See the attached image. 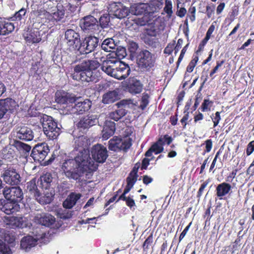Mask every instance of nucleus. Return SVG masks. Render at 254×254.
<instances>
[{"mask_svg": "<svg viewBox=\"0 0 254 254\" xmlns=\"http://www.w3.org/2000/svg\"><path fill=\"white\" fill-rule=\"evenodd\" d=\"M0 101L2 105L3 108L5 110V113L7 112L10 113H12L16 110L17 108L18 107V104L14 100L7 98L3 100H0Z\"/></svg>", "mask_w": 254, "mask_h": 254, "instance_id": "cd10ccee", "label": "nucleus"}, {"mask_svg": "<svg viewBox=\"0 0 254 254\" xmlns=\"http://www.w3.org/2000/svg\"><path fill=\"white\" fill-rule=\"evenodd\" d=\"M150 147L155 154L162 152L164 150V148L162 139H158Z\"/></svg>", "mask_w": 254, "mask_h": 254, "instance_id": "c03bdc74", "label": "nucleus"}, {"mask_svg": "<svg viewBox=\"0 0 254 254\" xmlns=\"http://www.w3.org/2000/svg\"><path fill=\"white\" fill-rule=\"evenodd\" d=\"M97 168L98 165L94 161L88 162L76 155L74 159L65 160L62 166L65 175L75 180L79 179L84 173H92Z\"/></svg>", "mask_w": 254, "mask_h": 254, "instance_id": "f257e3e1", "label": "nucleus"}, {"mask_svg": "<svg viewBox=\"0 0 254 254\" xmlns=\"http://www.w3.org/2000/svg\"><path fill=\"white\" fill-rule=\"evenodd\" d=\"M16 137L24 141H31L34 138V133L30 127L23 126L16 128Z\"/></svg>", "mask_w": 254, "mask_h": 254, "instance_id": "aec40b11", "label": "nucleus"}, {"mask_svg": "<svg viewBox=\"0 0 254 254\" xmlns=\"http://www.w3.org/2000/svg\"><path fill=\"white\" fill-rule=\"evenodd\" d=\"M142 89L143 84L139 80L135 78H133L130 80L127 85L128 91L132 94L140 93L142 91Z\"/></svg>", "mask_w": 254, "mask_h": 254, "instance_id": "bb28decb", "label": "nucleus"}, {"mask_svg": "<svg viewBox=\"0 0 254 254\" xmlns=\"http://www.w3.org/2000/svg\"><path fill=\"white\" fill-rule=\"evenodd\" d=\"M176 45V41L173 40L172 43H170L168 44L167 47L164 50V53L168 55H170L172 53L174 50V46Z\"/></svg>", "mask_w": 254, "mask_h": 254, "instance_id": "bf43d9fd", "label": "nucleus"}, {"mask_svg": "<svg viewBox=\"0 0 254 254\" xmlns=\"http://www.w3.org/2000/svg\"><path fill=\"white\" fill-rule=\"evenodd\" d=\"M138 67L143 71L153 70L156 64V58L146 49L141 50L137 57Z\"/></svg>", "mask_w": 254, "mask_h": 254, "instance_id": "7ed1b4c3", "label": "nucleus"}, {"mask_svg": "<svg viewBox=\"0 0 254 254\" xmlns=\"http://www.w3.org/2000/svg\"><path fill=\"white\" fill-rule=\"evenodd\" d=\"M198 58L197 56H195L189 63L187 67V71L189 72H191L195 67Z\"/></svg>", "mask_w": 254, "mask_h": 254, "instance_id": "4d7b16f0", "label": "nucleus"}, {"mask_svg": "<svg viewBox=\"0 0 254 254\" xmlns=\"http://www.w3.org/2000/svg\"><path fill=\"white\" fill-rule=\"evenodd\" d=\"M48 5L47 9L51 12L48 11V20L52 22H57L63 19L66 13L65 9L61 0L57 3L56 6H53V3L50 1Z\"/></svg>", "mask_w": 254, "mask_h": 254, "instance_id": "0eeeda50", "label": "nucleus"}, {"mask_svg": "<svg viewBox=\"0 0 254 254\" xmlns=\"http://www.w3.org/2000/svg\"><path fill=\"white\" fill-rule=\"evenodd\" d=\"M50 151L49 147L46 143L36 145L32 150L31 156L35 162L44 161Z\"/></svg>", "mask_w": 254, "mask_h": 254, "instance_id": "9b49d317", "label": "nucleus"}, {"mask_svg": "<svg viewBox=\"0 0 254 254\" xmlns=\"http://www.w3.org/2000/svg\"><path fill=\"white\" fill-rule=\"evenodd\" d=\"M138 48V44L134 42H131L129 44L128 50L131 53H134Z\"/></svg>", "mask_w": 254, "mask_h": 254, "instance_id": "e2e57ef3", "label": "nucleus"}, {"mask_svg": "<svg viewBox=\"0 0 254 254\" xmlns=\"http://www.w3.org/2000/svg\"><path fill=\"white\" fill-rule=\"evenodd\" d=\"M80 99V97H77L72 93L63 90H57L55 95V101L59 104H73Z\"/></svg>", "mask_w": 254, "mask_h": 254, "instance_id": "9d476101", "label": "nucleus"}, {"mask_svg": "<svg viewBox=\"0 0 254 254\" xmlns=\"http://www.w3.org/2000/svg\"><path fill=\"white\" fill-rule=\"evenodd\" d=\"M6 167L3 168V173L1 174V177L4 182L11 186L18 185L21 181L20 175L16 172L15 169L13 167Z\"/></svg>", "mask_w": 254, "mask_h": 254, "instance_id": "1a4fd4ad", "label": "nucleus"}, {"mask_svg": "<svg viewBox=\"0 0 254 254\" xmlns=\"http://www.w3.org/2000/svg\"><path fill=\"white\" fill-rule=\"evenodd\" d=\"M115 78L119 80L125 79L130 74V68L129 65L121 61L117 60L114 71Z\"/></svg>", "mask_w": 254, "mask_h": 254, "instance_id": "dca6fc26", "label": "nucleus"}, {"mask_svg": "<svg viewBox=\"0 0 254 254\" xmlns=\"http://www.w3.org/2000/svg\"><path fill=\"white\" fill-rule=\"evenodd\" d=\"M101 47L104 51L109 52L116 49V44L112 38H107L103 41Z\"/></svg>", "mask_w": 254, "mask_h": 254, "instance_id": "e433bc0d", "label": "nucleus"}, {"mask_svg": "<svg viewBox=\"0 0 254 254\" xmlns=\"http://www.w3.org/2000/svg\"><path fill=\"white\" fill-rule=\"evenodd\" d=\"M231 189L230 184L223 183L218 185L216 188L217 194L219 197L223 196L229 193Z\"/></svg>", "mask_w": 254, "mask_h": 254, "instance_id": "c9c22d12", "label": "nucleus"}, {"mask_svg": "<svg viewBox=\"0 0 254 254\" xmlns=\"http://www.w3.org/2000/svg\"><path fill=\"white\" fill-rule=\"evenodd\" d=\"M14 146L19 152L23 153H29L31 149L29 145L18 140L14 141Z\"/></svg>", "mask_w": 254, "mask_h": 254, "instance_id": "58836bf2", "label": "nucleus"}, {"mask_svg": "<svg viewBox=\"0 0 254 254\" xmlns=\"http://www.w3.org/2000/svg\"><path fill=\"white\" fill-rule=\"evenodd\" d=\"M23 37L26 42L29 43H38L41 40L40 31L37 25H32L23 34Z\"/></svg>", "mask_w": 254, "mask_h": 254, "instance_id": "f3484780", "label": "nucleus"}, {"mask_svg": "<svg viewBox=\"0 0 254 254\" xmlns=\"http://www.w3.org/2000/svg\"><path fill=\"white\" fill-rule=\"evenodd\" d=\"M127 114L126 110L121 108L112 112L109 114V117L115 121H118Z\"/></svg>", "mask_w": 254, "mask_h": 254, "instance_id": "4c0bfd02", "label": "nucleus"}, {"mask_svg": "<svg viewBox=\"0 0 254 254\" xmlns=\"http://www.w3.org/2000/svg\"><path fill=\"white\" fill-rule=\"evenodd\" d=\"M3 194L8 200L18 203L23 198L22 190L19 187H11L7 189H4Z\"/></svg>", "mask_w": 254, "mask_h": 254, "instance_id": "ddd939ff", "label": "nucleus"}, {"mask_svg": "<svg viewBox=\"0 0 254 254\" xmlns=\"http://www.w3.org/2000/svg\"><path fill=\"white\" fill-rule=\"evenodd\" d=\"M254 150V140L250 142L247 146V155H251Z\"/></svg>", "mask_w": 254, "mask_h": 254, "instance_id": "338daca9", "label": "nucleus"}, {"mask_svg": "<svg viewBox=\"0 0 254 254\" xmlns=\"http://www.w3.org/2000/svg\"><path fill=\"white\" fill-rule=\"evenodd\" d=\"M12 23L6 21L0 18V35H5L12 32L14 29Z\"/></svg>", "mask_w": 254, "mask_h": 254, "instance_id": "473e14b6", "label": "nucleus"}, {"mask_svg": "<svg viewBox=\"0 0 254 254\" xmlns=\"http://www.w3.org/2000/svg\"><path fill=\"white\" fill-rule=\"evenodd\" d=\"M172 2L171 0H165V7H164L163 11L167 14V16L168 18H170L173 13L172 10Z\"/></svg>", "mask_w": 254, "mask_h": 254, "instance_id": "a18cd8bd", "label": "nucleus"}, {"mask_svg": "<svg viewBox=\"0 0 254 254\" xmlns=\"http://www.w3.org/2000/svg\"><path fill=\"white\" fill-rule=\"evenodd\" d=\"M4 219L6 224L11 228H23V219L21 217L6 216L4 217Z\"/></svg>", "mask_w": 254, "mask_h": 254, "instance_id": "c756f323", "label": "nucleus"}, {"mask_svg": "<svg viewBox=\"0 0 254 254\" xmlns=\"http://www.w3.org/2000/svg\"><path fill=\"white\" fill-rule=\"evenodd\" d=\"M158 139H162L163 145H164L165 144L170 145L173 141L172 137L169 136L168 134L161 135Z\"/></svg>", "mask_w": 254, "mask_h": 254, "instance_id": "052dcab7", "label": "nucleus"}, {"mask_svg": "<svg viewBox=\"0 0 254 254\" xmlns=\"http://www.w3.org/2000/svg\"><path fill=\"white\" fill-rule=\"evenodd\" d=\"M98 21L92 15H87L80 20V27L83 30L95 29L98 26Z\"/></svg>", "mask_w": 254, "mask_h": 254, "instance_id": "412c9836", "label": "nucleus"}, {"mask_svg": "<svg viewBox=\"0 0 254 254\" xmlns=\"http://www.w3.org/2000/svg\"><path fill=\"white\" fill-rule=\"evenodd\" d=\"M109 10L111 13L119 19H123L127 17L130 12L129 9L123 6L120 2L110 4Z\"/></svg>", "mask_w": 254, "mask_h": 254, "instance_id": "a211bd4d", "label": "nucleus"}, {"mask_svg": "<svg viewBox=\"0 0 254 254\" xmlns=\"http://www.w3.org/2000/svg\"><path fill=\"white\" fill-rule=\"evenodd\" d=\"M138 177V175H135L129 173L126 179L127 183L134 186L137 180Z\"/></svg>", "mask_w": 254, "mask_h": 254, "instance_id": "5fc2aeb1", "label": "nucleus"}, {"mask_svg": "<svg viewBox=\"0 0 254 254\" xmlns=\"http://www.w3.org/2000/svg\"><path fill=\"white\" fill-rule=\"evenodd\" d=\"M0 254H12L9 246L0 239Z\"/></svg>", "mask_w": 254, "mask_h": 254, "instance_id": "de8ad7c7", "label": "nucleus"}, {"mask_svg": "<svg viewBox=\"0 0 254 254\" xmlns=\"http://www.w3.org/2000/svg\"><path fill=\"white\" fill-rule=\"evenodd\" d=\"M81 196V194L79 193L71 192L64 201L63 204V207L66 209L72 208Z\"/></svg>", "mask_w": 254, "mask_h": 254, "instance_id": "c85d7f7f", "label": "nucleus"}, {"mask_svg": "<svg viewBox=\"0 0 254 254\" xmlns=\"http://www.w3.org/2000/svg\"><path fill=\"white\" fill-rule=\"evenodd\" d=\"M120 99L118 92L115 90L109 91L103 96L102 102L104 104H110Z\"/></svg>", "mask_w": 254, "mask_h": 254, "instance_id": "f704fd0d", "label": "nucleus"}, {"mask_svg": "<svg viewBox=\"0 0 254 254\" xmlns=\"http://www.w3.org/2000/svg\"><path fill=\"white\" fill-rule=\"evenodd\" d=\"M0 209L5 214L9 215L18 211L20 205L18 203L7 199L0 200Z\"/></svg>", "mask_w": 254, "mask_h": 254, "instance_id": "6ab92c4d", "label": "nucleus"}, {"mask_svg": "<svg viewBox=\"0 0 254 254\" xmlns=\"http://www.w3.org/2000/svg\"><path fill=\"white\" fill-rule=\"evenodd\" d=\"M79 99L75 102V104L72 107V113L77 114H82L84 112L88 111L91 108L92 103L89 99H85L83 101Z\"/></svg>", "mask_w": 254, "mask_h": 254, "instance_id": "4be33fe9", "label": "nucleus"}, {"mask_svg": "<svg viewBox=\"0 0 254 254\" xmlns=\"http://www.w3.org/2000/svg\"><path fill=\"white\" fill-rule=\"evenodd\" d=\"M149 96L147 93H144L142 94L140 104L139 105V108L141 110H144L149 104Z\"/></svg>", "mask_w": 254, "mask_h": 254, "instance_id": "8fccbe9b", "label": "nucleus"}, {"mask_svg": "<svg viewBox=\"0 0 254 254\" xmlns=\"http://www.w3.org/2000/svg\"><path fill=\"white\" fill-rule=\"evenodd\" d=\"M143 41L152 48H156L159 45V41L157 37H143Z\"/></svg>", "mask_w": 254, "mask_h": 254, "instance_id": "37998d69", "label": "nucleus"}, {"mask_svg": "<svg viewBox=\"0 0 254 254\" xmlns=\"http://www.w3.org/2000/svg\"><path fill=\"white\" fill-rule=\"evenodd\" d=\"M65 39L69 48L78 50L81 42L80 35L72 29H68L65 32Z\"/></svg>", "mask_w": 254, "mask_h": 254, "instance_id": "4468645a", "label": "nucleus"}, {"mask_svg": "<svg viewBox=\"0 0 254 254\" xmlns=\"http://www.w3.org/2000/svg\"><path fill=\"white\" fill-rule=\"evenodd\" d=\"M135 15H141L144 13H148V8H147V4L145 3H140L136 4L134 7Z\"/></svg>", "mask_w": 254, "mask_h": 254, "instance_id": "a19ab883", "label": "nucleus"}, {"mask_svg": "<svg viewBox=\"0 0 254 254\" xmlns=\"http://www.w3.org/2000/svg\"><path fill=\"white\" fill-rule=\"evenodd\" d=\"M98 120L95 116H86L82 117L77 124L78 128L82 129H88L90 127L96 125Z\"/></svg>", "mask_w": 254, "mask_h": 254, "instance_id": "5701e85b", "label": "nucleus"}, {"mask_svg": "<svg viewBox=\"0 0 254 254\" xmlns=\"http://www.w3.org/2000/svg\"><path fill=\"white\" fill-rule=\"evenodd\" d=\"M42 127L44 133L49 139H56L60 134L61 129L52 117L46 116L43 118Z\"/></svg>", "mask_w": 254, "mask_h": 254, "instance_id": "39448f33", "label": "nucleus"}, {"mask_svg": "<svg viewBox=\"0 0 254 254\" xmlns=\"http://www.w3.org/2000/svg\"><path fill=\"white\" fill-rule=\"evenodd\" d=\"M99 39L95 36H89L85 37L79 44L77 55H84V57L88 54L93 52L98 46ZM83 57L81 58H83Z\"/></svg>", "mask_w": 254, "mask_h": 254, "instance_id": "423d86ee", "label": "nucleus"}, {"mask_svg": "<svg viewBox=\"0 0 254 254\" xmlns=\"http://www.w3.org/2000/svg\"><path fill=\"white\" fill-rule=\"evenodd\" d=\"M153 242V233H151L150 235L146 239L144 242L142 248L143 251H147L149 249L150 246L152 244Z\"/></svg>", "mask_w": 254, "mask_h": 254, "instance_id": "603ef678", "label": "nucleus"}, {"mask_svg": "<svg viewBox=\"0 0 254 254\" xmlns=\"http://www.w3.org/2000/svg\"><path fill=\"white\" fill-rule=\"evenodd\" d=\"M206 78H205L203 80V82L202 83L201 86H200V87L198 89V94L197 95L196 98L195 99L194 104V105L193 106L194 110H196V109L197 108L198 105L199 104L200 102L201 101L202 98H200V97H198V96L199 93L200 92V91L201 90L202 87L203 86V85L204 84L205 82L206 81Z\"/></svg>", "mask_w": 254, "mask_h": 254, "instance_id": "13d9d810", "label": "nucleus"}, {"mask_svg": "<svg viewBox=\"0 0 254 254\" xmlns=\"http://www.w3.org/2000/svg\"><path fill=\"white\" fill-rule=\"evenodd\" d=\"M48 11L44 8L32 10L30 14L29 19L31 22H33L32 25H36L37 26L41 27L43 22L46 21L43 20L44 19L48 20Z\"/></svg>", "mask_w": 254, "mask_h": 254, "instance_id": "2eb2a0df", "label": "nucleus"}, {"mask_svg": "<svg viewBox=\"0 0 254 254\" xmlns=\"http://www.w3.org/2000/svg\"><path fill=\"white\" fill-rule=\"evenodd\" d=\"M110 22V16L109 14H104L102 15L99 20L100 25L103 28L108 27Z\"/></svg>", "mask_w": 254, "mask_h": 254, "instance_id": "49530a36", "label": "nucleus"}, {"mask_svg": "<svg viewBox=\"0 0 254 254\" xmlns=\"http://www.w3.org/2000/svg\"><path fill=\"white\" fill-rule=\"evenodd\" d=\"M37 241L31 236L24 237L21 240L20 247L26 251L30 249L36 245Z\"/></svg>", "mask_w": 254, "mask_h": 254, "instance_id": "72a5a7b5", "label": "nucleus"}, {"mask_svg": "<svg viewBox=\"0 0 254 254\" xmlns=\"http://www.w3.org/2000/svg\"><path fill=\"white\" fill-rule=\"evenodd\" d=\"M27 9L24 7L21 8L16 12L13 17L15 20L20 21L26 17Z\"/></svg>", "mask_w": 254, "mask_h": 254, "instance_id": "09e8293b", "label": "nucleus"}, {"mask_svg": "<svg viewBox=\"0 0 254 254\" xmlns=\"http://www.w3.org/2000/svg\"><path fill=\"white\" fill-rule=\"evenodd\" d=\"M157 31L154 27H151L150 28L146 29V32L144 34L143 37H156Z\"/></svg>", "mask_w": 254, "mask_h": 254, "instance_id": "864d4df0", "label": "nucleus"}, {"mask_svg": "<svg viewBox=\"0 0 254 254\" xmlns=\"http://www.w3.org/2000/svg\"><path fill=\"white\" fill-rule=\"evenodd\" d=\"M3 239L9 244H14L15 241L14 235L9 231H6L4 233Z\"/></svg>", "mask_w": 254, "mask_h": 254, "instance_id": "3c124183", "label": "nucleus"}, {"mask_svg": "<svg viewBox=\"0 0 254 254\" xmlns=\"http://www.w3.org/2000/svg\"><path fill=\"white\" fill-rule=\"evenodd\" d=\"M149 14H154L159 11L163 5V0H150L147 3Z\"/></svg>", "mask_w": 254, "mask_h": 254, "instance_id": "2f4dec72", "label": "nucleus"}, {"mask_svg": "<svg viewBox=\"0 0 254 254\" xmlns=\"http://www.w3.org/2000/svg\"><path fill=\"white\" fill-rule=\"evenodd\" d=\"M102 55V52L99 51L94 53V57L96 60H100V62L102 63L104 60H107L106 58Z\"/></svg>", "mask_w": 254, "mask_h": 254, "instance_id": "0e129e2a", "label": "nucleus"}, {"mask_svg": "<svg viewBox=\"0 0 254 254\" xmlns=\"http://www.w3.org/2000/svg\"><path fill=\"white\" fill-rule=\"evenodd\" d=\"M126 205L129 207L130 209H131L132 207H134L135 206V203L134 201V200L128 196V198L127 199L126 201Z\"/></svg>", "mask_w": 254, "mask_h": 254, "instance_id": "774afa93", "label": "nucleus"}, {"mask_svg": "<svg viewBox=\"0 0 254 254\" xmlns=\"http://www.w3.org/2000/svg\"><path fill=\"white\" fill-rule=\"evenodd\" d=\"M117 60H104L102 62L101 69L108 75L115 78V67Z\"/></svg>", "mask_w": 254, "mask_h": 254, "instance_id": "393cba45", "label": "nucleus"}, {"mask_svg": "<svg viewBox=\"0 0 254 254\" xmlns=\"http://www.w3.org/2000/svg\"><path fill=\"white\" fill-rule=\"evenodd\" d=\"M90 140L87 137L81 135L76 137L74 139L73 147L74 150L78 151L76 156H80L88 162L94 161L90 156Z\"/></svg>", "mask_w": 254, "mask_h": 254, "instance_id": "20e7f679", "label": "nucleus"}, {"mask_svg": "<svg viewBox=\"0 0 254 254\" xmlns=\"http://www.w3.org/2000/svg\"><path fill=\"white\" fill-rule=\"evenodd\" d=\"M116 130V124L114 122L106 121L102 131V138L107 140L112 136Z\"/></svg>", "mask_w": 254, "mask_h": 254, "instance_id": "a878e982", "label": "nucleus"}, {"mask_svg": "<svg viewBox=\"0 0 254 254\" xmlns=\"http://www.w3.org/2000/svg\"><path fill=\"white\" fill-rule=\"evenodd\" d=\"M131 140L130 138L123 139L117 136H114L109 141L108 148L113 151H126L131 146Z\"/></svg>", "mask_w": 254, "mask_h": 254, "instance_id": "6e6552de", "label": "nucleus"}, {"mask_svg": "<svg viewBox=\"0 0 254 254\" xmlns=\"http://www.w3.org/2000/svg\"><path fill=\"white\" fill-rule=\"evenodd\" d=\"M52 180L53 177L51 173H46L40 177V179L38 180V184L39 187L43 190H48L51 187Z\"/></svg>", "mask_w": 254, "mask_h": 254, "instance_id": "7c9ffc66", "label": "nucleus"}, {"mask_svg": "<svg viewBox=\"0 0 254 254\" xmlns=\"http://www.w3.org/2000/svg\"><path fill=\"white\" fill-rule=\"evenodd\" d=\"M206 44V35L205 36V37L203 39L202 41L199 44L197 50L195 52V54L196 55V56L198 57V56L200 55L201 53L203 51L204 48Z\"/></svg>", "mask_w": 254, "mask_h": 254, "instance_id": "6e6d98bb", "label": "nucleus"}, {"mask_svg": "<svg viewBox=\"0 0 254 254\" xmlns=\"http://www.w3.org/2000/svg\"><path fill=\"white\" fill-rule=\"evenodd\" d=\"M35 219L38 223L46 227L52 226L56 221L55 217L49 213H42L37 215L35 216Z\"/></svg>", "mask_w": 254, "mask_h": 254, "instance_id": "b1692460", "label": "nucleus"}, {"mask_svg": "<svg viewBox=\"0 0 254 254\" xmlns=\"http://www.w3.org/2000/svg\"><path fill=\"white\" fill-rule=\"evenodd\" d=\"M27 189L31 193H33L35 196H39L40 195L41 193L38 190L35 179L32 180L27 183Z\"/></svg>", "mask_w": 254, "mask_h": 254, "instance_id": "ea45409f", "label": "nucleus"}, {"mask_svg": "<svg viewBox=\"0 0 254 254\" xmlns=\"http://www.w3.org/2000/svg\"><path fill=\"white\" fill-rule=\"evenodd\" d=\"M189 45V44H187L182 50L181 54L180 55V56L178 58V61L177 62V67H178L181 62L182 60H183L184 55L187 50L188 47Z\"/></svg>", "mask_w": 254, "mask_h": 254, "instance_id": "680f3d73", "label": "nucleus"}, {"mask_svg": "<svg viewBox=\"0 0 254 254\" xmlns=\"http://www.w3.org/2000/svg\"><path fill=\"white\" fill-rule=\"evenodd\" d=\"M91 154L93 160L100 163H104L108 156L106 147L100 144L93 146Z\"/></svg>", "mask_w": 254, "mask_h": 254, "instance_id": "f8f14e48", "label": "nucleus"}, {"mask_svg": "<svg viewBox=\"0 0 254 254\" xmlns=\"http://www.w3.org/2000/svg\"><path fill=\"white\" fill-rule=\"evenodd\" d=\"M63 1V4L66 12V13L67 15L71 14L73 13L76 11L77 8V6L73 4H72L67 1H64L63 0H61Z\"/></svg>", "mask_w": 254, "mask_h": 254, "instance_id": "79ce46f5", "label": "nucleus"}, {"mask_svg": "<svg viewBox=\"0 0 254 254\" xmlns=\"http://www.w3.org/2000/svg\"><path fill=\"white\" fill-rule=\"evenodd\" d=\"M183 42V39L181 38L178 39L177 44L174 46L175 54H176L182 48Z\"/></svg>", "mask_w": 254, "mask_h": 254, "instance_id": "69168bd1", "label": "nucleus"}, {"mask_svg": "<svg viewBox=\"0 0 254 254\" xmlns=\"http://www.w3.org/2000/svg\"><path fill=\"white\" fill-rule=\"evenodd\" d=\"M100 66V63L96 60H84L74 67L71 78L76 81L83 82H96L97 76L94 71Z\"/></svg>", "mask_w": 254, "mask_h": 254, "instance_id": "f03ea898", "label": "nucleus"}]
</instances>
